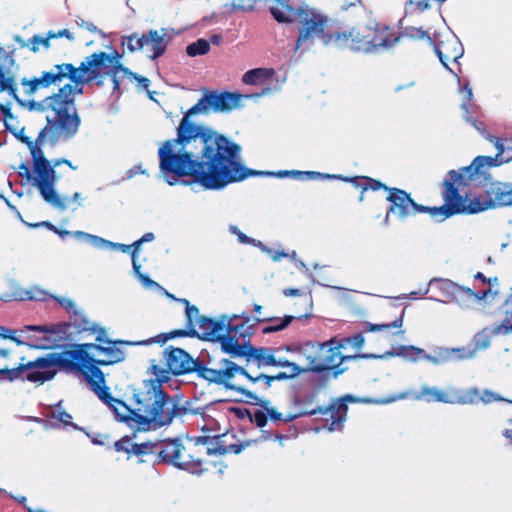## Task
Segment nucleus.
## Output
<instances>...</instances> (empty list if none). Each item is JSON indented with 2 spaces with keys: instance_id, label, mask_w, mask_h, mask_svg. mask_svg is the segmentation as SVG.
Segmentation results:
<instances>
[{
  "instance_id": "nucleus-1",
  "label": "nucleus",
  "mask_w": 512,
  "mask_h": 512,
  "mask_svg": "<svg viewBox=\"0 0 512 512\" xmlns=\"http://www.w3.org/2000/svg\"><path fill=\"white\" fill-rule=\"evenodd\" d=\"M243 95L211 92L191 107L177 128V138L168 140L158 150L160 172L169 185L190 176L206 190H221L249 176L264 174L246 168L241 147L205 126L188 121L193 114L230 111L239 107Z\"/></svg>"
},
{
  "instance_id": "nucleus-2",
  "label": "nucleus",
  "mask_w": 512,
  "mask_h": 512,
  "mask_svg": "<svg viewBox=\"0 0 512 512\" xmlns=\"http://www.w3.org/2000/svg\"><path fill=\"white\" fill-rule=\"evenodd\" d=\"M122 55L113 50L110 54L105 52L93 53L85 58L79 67L70 63L54 65L49 71H44L40 77L32 80L23 79L21 84L27 95H32L40 88H48L51 85H59L68 78L73 83L61 87L58 93L46 97L39 103H31L32 109H48L50 111L49 122H59L70 130L78 129L80 119L74 104L75 95L83 93L86 83L110 76L113 82V90L118 91L120 83L128 69L121 64Z\"/></svg>"
},
{
  "instance_id": "nucleus-3",
  "label": "nucleus",
  "mask_w": 512,
  "mask_h": 512,
  "mask_svg": "<svg viewBox=\"0 0 512 512\" xmlns=\"http://www.w3.org/2000/svg\"><path fill=\"white\" fill-rule=\"evenodd\" d=\"M81 363V372L90 389L109 407L118 421L132 430H156L170 425L176 416L185 412L175 399L160 391L158 381L143 382L142 387L133 393L134 407L130 408L109 393L104 374L94 365L95 362Z\"/></svg>"
},
{
  "instance_id": "nucleus-4",
  "label": "nucleus",
  "mask_w": 512,
  "mask_h": 512,
  "mask_svg": "<svg viewBox=\"0 0 512 512\" xmlns=\"http://www.w3.org/2000/svg\"><path fill=\"white\" fill-rule=\"evenodd\" d=\"M497 159L489 156H477L472 164L461 172L451 170L445 181L443 200L446 202V216L456 214H476L498 206L512 205V185L492 182L486 185L482 193L460 194L462 186L473 179L474 174H484L483 168L496 165Z\"/></svg>"
},
{
  "instance_id": "nucleus-5",
  "label": "nucleus",
  "mask_w": 512,
  "mask_h": 512,
  "mask_svg": "<svg viewBox=\"0 0 512 512\" xmlns=\"http://www.w3.org/2000/svg\"><path fill=\"white\" fill-rule=\"evenodd\" d=\"M327 342L306 341L295 346L292 351H296L308 363L303 371L324 372L338 367L343 361L356 358L357 356H342L341 353Z\"/></svg>"
},
{
  "instance_id": "nucleus-6",
  "label": "nucleus",
  "mask_w": 512,
  "mask_h": 512,
  "mask_svg": "<svg viewBox=\"0 0 512 512\" xmlns=\"http://www.w3.org/2000/svg\"><path fill=\"white\" fill-rule=\"evenodd\" d=\"M327 17L310 8L302 5V11L296 23L299 28V35L296 40L295 50H308L314 44L315 39H320L324 45L333 44L335 35L325 32Z\"/></svg>"
},
{
  "instance_id": "nucleus-7",
  "label": "nucleus",
  "mask_w": 512,
  "mask_h": 512,
  "mask_svg": "<svg viewBox=\"0 0 512 512\" xmlns=\"http://www.w3.org/2000/svg\"><path fill=\"white\" fill-rule=\"evenodd\" d=\"M147 456L153 462L170 464L180 469L196 473L201 462L185 455V447L179 439L148 442Z\"/></svg>"
},
{
  "instance_id": "nucleus-8",
  "label": "nucleus",
  "mask_w": 512,
  "mask_h": 512,
  "mask_svg": "<svg viewBox=\"0 0 512 512\" xmlns=\"http://www.w3.org/2000/svg\"><path fill=\"white\" fill-rule=\"evenodd\" d=\"M429 290L434 294L435 300L443 303L455 301L465 308L484 299L490 292V289L474 292L470 288L462 287L448 279L431 280L429 282Z\"/></svg>"
},
{
  "instance_id": "nucleus-9",
  "label": "nucleus",
  "mask_w": 512,
  "mask_h": 512,
  "mask_svg": "<svg viewBox=\"0 0 512 512\" xmlns=\"http://www.w3.org/2000/svg\"><path fill=\"white\" fill-rule=\"evenodd\" d=\"M387 200L391 202V206L386 214L385 223H388L389 216L391 214L397 215L403 219L407 216L414 215L416 213H429L431 217L438 221H442L449 216H446V202L440 207H426L416 204L405 191L391 188L389 189V195Z\"/></svg>"
},
{
  "instance_id": "nucleus-10",
  "label": "nucleus",
  "mask_w": 512,
  "mask_h": 512,
  "mask_svg": "<svg viewBox=\"0 0 512 512\" xmlns=\"http://www.w3.org/2000/svg\"><path fill=\"white\" fill-rule=\"evenodd\" d=\"M252 318L247 314L233 315L231 321H227L222 336L216 340L220 341L222 350L232 356L246 355L247 347L243 344L246 337L251 334L254 324H250Z\"/></svg>"
},
{
  "instance_id": "nucleus-11",
  "label": "nucleus",
  "mask_w": 512,
  "mask_h": 512,
  "mask_svg": "<svg viewBox=\"0 0 512 512\" xmlns=\"http://www.w3.org/2000/svg\"><path fill=\"white\" fill-rule=\"evenodd\" d=\"M163 356L167 369L161 368L157 364L152 363L150 370L155 376V379H150L146 382L158 381L160 391L164 395H168L163 391L162 384L170 380V374L181 375L193 371L196 362L186 351L180 348H167L165 349Z\"/></svg>"
},
{
  "instance_id": "nucleus-12",
  "label": "nucleus",
  "mask_w": 512,
  "mask_h": 512,
  "mask_svg": "<svg viewBox=\"0 0 512 512\" xmlns=\"http://www.w3.org/2000/svg\"><path fill=\"white\" fill-rule=\"evenodd\" d=\"M56 181V172L50 162L33 166L32 185L38 189L47 204L64 211L68 208L67 198L61 197L56 191Z\"/></svg>"
},
{
  "instance_id": "nucleus-13",
  "label": "nucleus",
  "mask_w": 512,
  "mask_h": 512,
  "mask_svg": "<svg viewBox=\"0 0 512 512\" xmlns=\"http://www.w3.org/2000/svg\"><path fill=\"white\" fill-rule=\"evenodd\" d=\"M55 330L46 325H27L22 330L0 326V337L11 339L18 345H27L37 349H49L53 345L52 334Z\"/></svg>"
},
{
  "instance_id": "nucleus-14",
  "label": "nucleus",
  "mask_w": 512,
  "mask_h": 512,
  "mask_svg": "<svg viewBox=\"0 0 512 512\" xmlns=\"http://www.w3.org/2000/svg\"><path fill=\"white\" fill-rule=\"evenodd\" d=\"M55 361L50 358H38L35 361L28 362L25 365L13 369L0 370L3 379L10 381L21 379L35 383H43L51 380L56 370L53 368Z\"/></svg>"
},
{
  "instance_id": "nucleus-15",
  "label": "nucleus",
  "mask_w": 512,
  "mask_h": 512,
  "mask_svg": "<svg viewBox=\"0 0 512 512\" xmlns=\"http://www.w3.org/2000/svg\"><path fill=\"white\" fill-rule=\"evenodd\" d=\"M79 350H73L70 357L81 362H95L99 365H111L124 360V352L115 347H103L101 345L87 343Z\"/></svg>"
},
{
  "instance_id": "nucleus-16",
  "label": "nucleus",
  "mask_w": 512,
  "mask_h": 512,
  "mask_svg": "<svg viewBox=\"0 0 512 512\" xmlns=\"http://www.w3.org/2000/svg\"><path fill=\"white\" fill-rule=\"evenodd\" d=\"M31 103H37L36 101H28L27 108L30 111H41L46 112V120L47 125L39 132L36 140L34 142H28V147L30 149V153L32 156L33 166L45 164L49 161L45 158L44 153L41 149V146L46 142V139L49 137L50 139L55 137V129H59L60 131L66 133L68 136L74 135L78 129L70 130L65 128L59 122H49L48 116L50 111L48 109H32L30 106Z\"/></svg>"
},
{
  "instance_id": "nucleus-17",
  "label": "nucleus",
  "mask_w": 512,
  "mask_h": 512,
  "mask_svg": "<svg viewBox=\"0 0 512 512\" xmlns=\"http://www.w3.org/2000/svg\"><path fill=\"white\" fill-rule=\"evenodd\" d=\"M417 399H426L428 402L472 404L478 398V390L470 389L466 392L453 391L446 393L436 387L423 386Z\"/></svg>"
},
{
  "instance_id": "nucleus-18",
  "label": "nucleus",
  "mask_w": 512,
  "mask_h": 512,
  "mask_svg": "<svg viewBox=\"0 0 512 512\" xmlns=\"http://www.w3.org/2000/svg\"><path fill=\"white\" fill-rule=\"evenodd\" d=\"M465 91V100L462 103V109L465 111V119L467 122L472 124L474 128L483 134L490 142L494 143L495 147L498 150L497 157L500 156L504 151V146L502 141L499 138L491 136L485 130L484 123L481 121H477L476 114L479 110V107L473 101V92L472 89L466 83L463 87Z\"/></svg>"
},
{
  "instance_id": "nucleus-19",
  "label": "nucleus",
  "mask_w": 512,
  "mask_h": 512,
  "mask_svg": "<svg viewBox=\"0 0 512 512\" xmlns=\"http://www.w3.org/2000/svg\"><path fill=\"white\" fill-rule=\"evenodd\" d=\"M221 364V378L223 379V381H221V385H224L229 389L236 390L249 397H253V395L240 384L239 379L246 378L253 383V378H255V376L230 360L225 359Z\"/></svg>"
},
{
  "instance_id": "nucleus-20",
  "label": "nucleus",
  "mask_w": 512,
  "mask_h": 512,
  "mask_svg": "<svg viewBox=\"0 0 512 512\" xmlns=\"http://www.w3.org/2000/svg\"><path fill=\"white\" fill-rule=\"evenodd\" d=\"M15 60L12 54L5 50L0 54V92L7 91L21 106L27 107V102L21 100L16 92Z\"/></svg>"
},
{
  "instance_id": "nucleus-21",
  "label": "nucleus",
  "mask_w": 512,
  "mask_h": 512,
  "mask_svg": "<svg viewBox=\"0 0 512 512\" xmlns=\"http://www.w3.org/2000/svg\"><path fill=\"white\" fill-rule=\"evenodd\" d=\"M333 44L339 48H349L353 51L371 53L367 28L360 31L352 29L349 32L335 34Z\"/></svg>"
},
{
  "instance_id": "nucleus-22",
  "label": "nucleus",
  "mask_w": 512,
  "mask_h": 512,
  "mask_svg": "<svg viewBox=\"0 0 512 512\" xmlns=\"http://www.w3.org/2000/svg\"><path fill=\"white\" fill-rule=\"evenodd\" d=\"M269 11L278 23H296L302 11V5L295 7L291 0H273Z\"/></svg>"
},
{
  "instance_id": "nucleus-23",
  "label": "nucleus",
  "mask_w": 512,
  "mask_h": 512,
  "mask_svg": "<svg viewBox=\"0 0 512 512\" xmlns=\"http://www.w3.org/2000/svg\"><path fill=\"white\" fill-rule=\"evenodd\" d=\"M367 32L372 45L371 52L391 48L399 40V37L386 26L377 25L374 30L367 28Z\"/></svg>"
},
{
  "instance_id": "nucleus-24",
  "label": "nucleus",
  "mask_w": 512,
  "mask_h": 512,
  "mask_svg": "<svg viewBox=\"0 0 512 512\" xmlns=\"http://www.w3.org/2000/svg\"><path fill=\"white\" fill-rule=\"evenodd\" d=\"M167 33L163 28L161 31L158 30H149L147 33H144V48L149 52V57L152 60H155L162 56L167 48V41L165 40Z\"/></svg>"
},
{
  "instance_id": "nucleus-25",
  "label": "nucleus",
  "mask_w": 512,
  "mask_h": 512,
  "mask_svg": "<svg viewBox=\"0 0 512 512\" xmlns=\"http://www.w3.org/2000/svg\"><path fill=\"white\" fill-rule=\"evenodd\" d=\"M232 316H222L219 321H213L209 318L203 317L198 319V323L195 324V327L198 328L199 332L203 335L204 338L210 340H216L227 327V321H231Z\"/></svg>"
},
{
  "instance_id": "nucleus-26",
  "label": "nucleus",
  "mask_w": 512,
  "mask_h": 512,
  "mask_svg": "<svg viewBox=\"0 0 512 512\" xmlns=\"http://www.w3.org/2000/svg\"><path fill=\"white\" fill-rule=\"evenodd\" d=\"M512 330V324L509 323V321L504 322L500 325H497L493 327L491 330L489 329H483L481 332L477 333L473 338V346L472 348L475 349V354L479 350H485L489 347L491 342V334L498 335V334H506L509 331Z\"/></svg>"
},
{
  "instance_id": "nucleus-27",
  "label": "nucleus",
  "mask_w": 512,
  "mask_h": 512,
  "mask_svg": "<svg viewBox=\"0 0 512 512\" xmlns=\"http://www.w3.org/2000/svg\"><path fill=\"white\" fill-rule=\"evenodd\" d=\"M422 355H424V349L418 348L413 345H400L396 348H394L391 351L386 352L383 356H377V355H367L363 354L360 357L363 358H384V357H391V356H397L401 357L403 359H406L411 362H417L418 360L422 359Z\"/></svg>"
},
{
  "instance_id": "nucleus-28",
  "label": "nucleus",
  "mask_w": 512,
  "mask_h": 512,
  "mask_svg": "<svg viewBox=\"0 0 512 512\" xmlns=\"http://www.w3.org/2000/svg\"><path fill=\"white\" fill-rule=\"evenodd\" d=\"M345 401L355 402L356 400L354 399L353 396L346 395L342 399L341 402H339L336 405L331 407L330 413H331L332 422L329 426L330 431L340 429V427L342 426V423L345 421L346 415H347V410H348L347 405L345 404Z\"/></svg>"
},
{
  "instance_id": "nucleus-29",
  "label": "nucleus",
  "mask_w": 512,
  "mask_h": 512,
  "mask_svg": "<svg viewBox=\"0 0 512 512\" xmlns=\"http://www.w3.org/2000/svg\"><path fill=\"white\" fill-rule=\"evenodd\" d=\"M276 353H279V350H271L269 348L254 349L250 354L249 361L255 362L258 367L283 364V362L276 360Z\"/></svg>"
},
{
  "instance_id": "nucleus-30",
  "label": "nucleus",
  "mask_w": 512,
  "mask_h": 512,
  "mask_svg": "<svg viewBox=\"0 0 512 512\" xmlns=\"http://www.w3.org/2000/svg\"><path fill=\"white\" fill-rule=\"evenodd\" d=\"M274 75L273 69L256 68L247 71L242 76V82L246 85H259L264 84L271 80Z\"/></svg>"
},
{
  "instance_id": "nucleus-31",
  "label": "nucleus",
  "mask_w": 512,
  "mask_h": 512,
  "mask_svg": "<svg viewBox=\"0 0 512 512\" xmlns=\"http://www.w3.org/2000/svg\"><path fill=\"white\" fill-rule=\"evenodd\" d=\"M114 446L116 451L119 452H126L140 457L147 456L148 442L137 444L133 443L130 438L124 437L116 441Z\"/></svg>"
},
{
  "instance_id": "nucleus-32",
  "label": "nucleus",
  "mask_w": 512,
  "mask_h": 512,
  "mask_svg": "<svg viewBox=\"0 0 512 512\" xmlns=\"http://www.w3.org/2000/svg\"><path fill=\"white\" fill-rule=\"evenodd\" d=\"M251 318H252V322H250V324L255 325L256 323H260V322L270 323V325L265 326L262 329V332L267 334V333H272V332L283 330L291 323V321L293 320L294 317L285 316L284 318H261V317H251Z\"/></svg>"
},
{
  "instance_id": "nucleus-33",
  "label": "nucleus",
  "mask_w": 512,
  "mask_h": 512,
  "mask_svg": "<svg viewBox=\"0 0 512 512\" xmlns=\"http://www.w3.org/2000/svg\"><path fill=\"white\" fill-rule=\"evenodd\" d=\"M475 349L472 346L461 348H443L441 358L444 360H466L475 357Z\"/></svg>"
},
{
  "instance_id": "nucleus-34",
  "label": "nucleus",
  "mask_w": 512,
  "mask_h": 512,
  "mask_svg": "<svg viewBox=\"0 0 512 512\" xmlns=\"http://www.w3.org/2000/svg\"><path fill=\"white\" fill-rule=\"evenodd\" d=\"M447 44L453 47V51L451 53L444 54L439 47H436L435 51L443 66L449 68L447 62L450 60L457 61L460 57H462L464 50L457 38L453 39L452 41H448Z\"/></svg>"
},
{
  "instance_id": "nucleus-35",
  "label": "nucleus",
  "mask_w": 512,
  "mask_h": 512,
  "mask_svg": "<svg viewBox=\"0 0 512 512\" xmlns=\"http://www.w3.org/2000/svg\"><path fill=\"white\" fill-rule=\"evenodd\" d=\"M331 344H335V348L340 352L341 349H345L347 346H351L352 348L359 350L363 347L365 343L364 336L361 333L355 334L350 337H345L342 339H331Z\"/></svg>"
},
{
  "instance_id": "nucleus-36",
  "label": "nucleus",
  "mask_w": 512,
  "mask_h": 512,
  "mask_svg": "<svg viewBox=\"0 0 512 512\" xmlns=\"http://www.w3.org/2000/svg\"><path fill=\"white\" fill-rule=\"evenodd\" d=\"M74 325L77 326L79 329L83 331H92L96 333V340L98 342L108 343L111 344L112 341H110L107 338V334L104 328L98 327L96 324L90 322L89 320L83 318L80 322H77V319H75Z\"/></svg>"
},
{
  "instance_id": "nucleus-37",
  "label": "nucleus",
  "mask_w": 512,
  "mask_h": 512,
  "mask_svg": "<svg viewBox=\"0 0 512 512\" xmlns=\"http://www.w3.org/2000/svg\"><path fill=\"white\" fill-rule=\"evenodd\" d=\"M144 34L139 36L138 34H132L129 36H124L122 38V44H126L127 48L130 52H135L141 49H144Z\"/></svg>"
},
{
  "instance_id": "nucleus-38",
  "label": "nucleus",
  "mask_w": 512,
  "mask_h": 512,
  "mask_svg": "<svg viewBox=\"0 0 512 512\" xmlns=\"http://www.w3.org/2000/svg\"><path fill=\"white\" fill-rule=\"evenodd\" d=\"M295 376L296 375H290V369H287V371H285V372H280L276 376H268L265 374H258L255 376V378H253V384H256L258 382H263L264 387L268 388L271 386V383L274 380H281V379L291 378V377H295Z\"/></svg>"
},
{
  "instance_id": "nucleus-39",
  "label": "nucleus",
  "mask_w": 512,
  "mask_h": 512,
  "mask_svg": "<svg viewBox=\"0 0 512 512\" xmlns=\"http://www.w3.org/2000/svg\"><path fill=\"white\" fill-rule=\"evenodd\" d=\"M403 316H404V311H402L401 315L398 318H396L394 321H392L391 323H387V324L367 323L366 331L379 332V331L388 330L390 328H401L403 325Z\"/></svg>"
},
{
  "instance_id": "nucleus-40",
  "label": "nucleus",
  "mask_w": 512,
  "mask_h": 512,
  "mask_svg": "<svg viewBox=\"0 0 512 512\" xmlns=\"http://www.w3.org/2000/svg\"><path fill=\"white\" fill-rule=\"evenodd\" d=\"M210 49L209 42L205 39H198L196 42L190 44L186 48V52L189 56L204 55Z\"/></svg>"
},
{
  "instance_id": "nucleus-41",
  "label": "nucleus",
  "mask_w": 512,
  "mask_h": 512,
  "mask_svg": "<svg viewBox=\"0 0 512 512\" xmlns=\"http://www.w3.org/2000/svg\"><path fill=\"white\" fill-rule=\"evenodd\" d=\"M181 302L186 305V317L189 326L195 328V324L198 323V319L202 318L199 314L198 308L196 306L189 305V302L186 299H182Z\"/></svg>"
},
{
  "instance_id": "nucleus-42",
  "label": "nucleus",
  "mask_w": 512,
  "mask_h": 512,
  "mask_svg": "<svg viewBox=\"0 0 512 512\" xmlns=\"http://www.w3.org/2000/svg\"><path fill=\"white\" fill-rule=\"evenodd\" d=\"M267 404L268 403L266 402L265 404L262 405V407L266 411L267 416H269L273 422H289L295 418L294 415L290 414L284 416L281 413L277 412L273 407H268Z\"/></svg>"
},
{
  "instance_id": "nucleus-43",
  "label": "nucleus",
  "mask_w": 512,
  "mask_h": 512,
  "mask_svg": "<svg viewBox=\"0 0 512 512\" xmlns=\"http://www.w3.org/2000/svg\"><path fill=\"white\" fill-rule=\"evenodd\" d=\"M73 351H68L66 353H64L61 357H59L57 359V363L59 365H61L62 367H65L69 370H80L82 368H80L76 363H74L75 359H73L72 357H70V353H72ZM76 362H79L78 360H76Z\"/></svg>"
},
{
  "instance_id": "nucleus-44",
  "label": "nucleus",
  "mask_w": 512,
  "mask_h": 512,
  "mask_svg": "<svg viewBox=\"0 0 512 512\" xmlns=\"http://www.w3.org/2000/svg\"><path fill=\"white\" fill-rule=\"evenodd\" d=\"M201 375L208 381L214 382L217 384H221L223 379L221 378V368L220 369H212V368H203L201 370Z\"/></svg>"
},
{
  "instance_id": "nucleus-45",
  "label": "nucleus",
  "mask_w": 512,
  "mask_h": 512,
  "mask_svg": "<svg viewBox=\"0 0 512 512\" xmlns=\"http://www.w3.org/2000/svg\"><path fill=\"white\" fill-rule=\"evenodd\" d=\"M276 360L283 362V364H274L273 366L290 369V375H299L302 372V369L297 364L278 356V353H276Z\"/></svg>"
},
{
  "instance_id": "nucleus-46",
  "label": "nucleus",
  "mask_w": 512,
  "mask_h": 512,
  "mask_svg": "<svg viewBox=\"0 0 512 512\" xmlns=\"http://www.w3.org/2000/svg\"><path fill=\"white\" fill-rule=\"evenodd\" d=\"M249 414L250 421L255 423L257 427H264L267 424V413L266 411L257 410L253 414Z\"/></svg>"
},
{
  "instance_id": "nucleus-47",
  "label": "nucleus",
  "mask_w": 512,
  "mask_h": 512,
  "mask_svg": "<svg viewBox=\"0 0 512 512\" xmlns=\"http://www.w3.org/2000/svg\"><path fill=\"white\" fill-rule=\"evenodd\" d=\"M51 39L50 33L46 38L41 37L39 35H35L30 39L31 43V50L34 52H37L39 50L40 45L44 46L45 48L49 47V40Z\"/></svg>"
},
{
  "instance_id": "nucleus-48",
  "label": "nucleus",
  "mask_w": 512,
  "mask_h": 512,
  "mask_svg": "<svg viewBox=\"0 0 512 512\" xmlns=\"http://www.w3.org/2000/svg\"><path fill=\"white\" fill-rule=\"evenodd\" d=\"M87 240L90 241V243L99 248H109V246H114V242L108 241L106 239H103L99 236L89 234L87 236Z\"/></svg>"
},
{
  "instance_id": "nucleus-49",
  "label": "nucleus",
  "mask_w": 512,
  "mask_h": 512,
  "mask_svg": "<svg viewBox=\"0 0 512 512\" xmlns=\"http://www.w3.org/2000/svg\"><path fill=\"white\" fill-rule=\"evenodd\" d=\"M405 35L410 38H415V39H424V38L430 39L429 34L426 31H424L422 28H415V27L406 28Z\"/></svg>"
},
{
  "instance_id": "nucleus-50",
  "label": "nucleus",
  "mask_w": 512,
  "mask_h": 512,
  "mask_svg": "<svg viewBox=\"0 0 512 512\" xmlns=\"http://www.w3.org/2000/svg\"><path fill=\"white\" fill-rule=\"evenodd\" d=\"M52 416L65 425L71 423L72 416L68 414L66 411L60 410V408L53 410Z\"/></svg>"
},
{
  "instance_id": "nucleus-51",
  "label": "nucleus",
  "mask_w": 512,
  "mask_h": 512,
  "mask_svg": "<svg viewBox=\"0 0 512 512\" xmlns=\"http://www.w3.org/2000/svg\"><path fill=\"white\" fill-rule=\"evenodd\" d=\"M364 186H363V190H362V194L367 190V189H372L374 191L380 189V188H384L386 190H388V188L383 185L381 182H378V181H375L373 179H370V178H364Z\"/></svg>"
},
{
  "instance_id": "nucleus-52",
  "label": "nucleus",
  "mask_w": 512,
  "mask_h": 512,
  "mask_svg": "<svg viewBox=\"0 0 512 512\" xmlns=\"http://www.w3.org/2000/svg\"><path fill=\"white\" fill-rule=\"evenodd\" d=\"M125 77H131V78L135 79L138 82L139 87H141L145 90H148V87L150 85V81L148 78L138 76L137 74L131 72L129 69H128V73L125 74Z\"/></svg>"
},
{
  "instance_id": "nucleus-53",
  "label": "nucleus",
  "mask_w": 512,
  "mask_h": 512,
  "mask_svg": "<svg viewBox=\"0 0 512 512\" xmlns=\"http://www.w3.org/2000/svg\"><path fill=\"white\" fill-rule=\"evenodd\" d=\"M18 174L25 177L31 184L33 180V169L31 170L27 164H21L18 168Z\"/></svg>"
},
{
  "instance_id": "nucleus-54",
  "label": "nucleus",
  "mask_w": 512,
  "mask_h": 512,
  "mask_svg": "<svg viewBox=\"0 0 512 512\" xmlns=\"http://www.w3.org/2000/svg\"><path fill=\"white\" fill-rule=\"evenodd\" d=\"M57 301L59 302V304L61 306L65 307L69 313L73 312L75 314V316H77L76 307L72 300H70L68 298H60V299H57Z\"/></svg>"
},
{
  "instance_id": "nucleus-55",
  "label": "nucleus",
  "mask_w": 512,
  "mask_h": 512,
  "mask_svg": "<svg viewBox=\"0 0 512 512\" xmlns=\"http://www.w3.org/2000/svg\"><path fill=\"white\" fill-rule=\"evenodd\" d=\"M154 234L151 233V232H148V233H145L139 240H137L136 242H134L132 244V246L134 247V250L133 251H136L138 252V249L140 247V245L144 242H150V241H153L154 240Z\"/></svg>"
},
{
  "instance_id": "nucleus-56",
  "label": "nucleus",
  "mask_w": 512,
  "mask_h": 512,
  "mask_svg": "<svg viewBox=\"0 0 512 512\" xmlns=\"http://www.w3.org/2000/svg\"><path fill=\"white\" fill-rule=\"evenodd\" d=\"M442 356V349L439 350L438 354L436 357L434 356H431L429 354H427L425 351H424V355H422V359H426L434 364H439V363H442V362H448L449 360H444L441 358Z\"/></svg>"
},
{
  "instance_id": "nucleus-57",
  "label": "nucleus",
  "mask_w": 512,
  "mask_h": 512,
  "mask_svg": "<svg viewBox=\"0 0 512 512\" xmlns=\"http://www.w3.org/2000/svg\"><path fill=\"white\" fill-rule=\"evenodd\" d=\"M0 114L3 116L6 127L9 128L8 120L14 119L12 113L10 112L9 107H7L6 105L0 104Z\"/></svg>"
},
{
  "instance_id": "nucleus-58",
  "label": "nucleus",
  "mask_w": 512,
  "mask_h": 512,
  "mask_svg": "<svg viewBox=\"0 0 512 512\" xmlns=\"http://www.w3.org/2000/svg\"><path fill=\"white\" fill-rule=\"evenodd\" d=\"M0 114L3 116L6 127L9 128L8 120L14 119L12 113L10 112L9 107H7L6 105L0 104Z\"/></svg>"
},
{
  "instance_id": "nucleus-59",
  "label": "nucleus",
  "mask_w": 512,
  "mask_h": 512,
  "mask_svg": "<svg viewBox=\"0 0 512 512\" xmlns=\"http://www.w3.org/2000/svg\"><path fill=\"white\" fill-rule=\"evenodd\" d=\"M139 279L142 282V284L147 288H161L158 283H156L155 281L151 280L150 278L143 274H139Z\"/></svg>"
},
{
  "instance_id": "nucleus-60",
  "label": "nucleus",
  "mask_w": 512,
  "mask_h": 512,
  "mask_svg": "<svg viewBox=\"0 0 512 512\" xmlns=\"http://www.w3.org/2000/svg\"><path fill=\"white\" fill-rule=\"evenodd\" d=\"M481 400L484 403H490L492 401L502 400V398L497 396L496 394L490 392V391H484L483 396L481 397Z\"/></svg>"
},
{
  "instance_id": "nucleus-61",
  "label": "nucleus",
  "mask_w": 512,
  "mask_h": 512,
  "mask_svg": "<svg viewBox=\"0 0 512 512\" xmlns=\"http://www.w3.org/2000/svg\"><path fill=\"white\" fill-rule=\"evenodd\" d=\"M258 440H248V441H245L239 445H232L231 448L233 449V451L235 453H239L241 452L245 447H248L250 446L252 443H256Z\"/></svg>"
},
{
  "instance_id": "nucleus-62",
  "label": "nucleus",
  "mask_w": 512,
  "mask_h": 512,
  "mask_svg": "<svg viewBox=\"0 0 512 512\" xmlns=\"http://www.w3.org/2000/svg\"><path fill=\"white\" fill-rule=\"evenodd\" d=\"M231 231H232L233 233H235V234L238 236L239 241H240L241 243H249V242H250L249 237H247L244 233L240 232V231L237 229V227L232 226V227H231Z\"/></svg>"
},
{
  "instance_id": "nucleus-63",
  "label": "nucleus",
  "mask_w": 512,
  "mask_h": 512,
  "mask_svg": "<svg viewBox=\"0 0 512 512\" xmlns=\"http://www.w3.org/2000/svg\"><path fill=\"white\" fill-rule=\"evenodd\" d=\"M50 37L51 38L66 37V38H68L70 40L73 39L72 34L67 29H63V30L59 31L58 33H50Z\"/></svg>"
},
{
  "instance_id": "nucleus-64",
  "label": "nucleus",
  "mask_w": 512,
  "mask_h": 512,
  "mask_svg": "<svg viewBox=\"0 0 512 512\" xmlns=\"http://www.w3.org/2000/svg\"><path fill=\"white\" fill-rule=\"evenodd\" d=\"M136 254H137L136 251L132 252V265H133V270H134L135 274L139 277V274H142V273L140 272V265L137 264V261H136Z\"/></svg>"
}]
</instances>
